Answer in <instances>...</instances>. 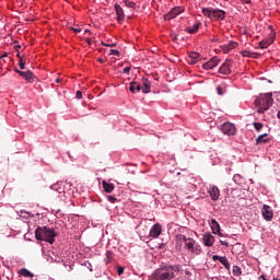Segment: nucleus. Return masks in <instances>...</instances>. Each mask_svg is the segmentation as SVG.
Returning a JSON list of instances; mask_svg holds the SVG:
<instances>
[{"mask_svg":"<svg viewBox=\"0 0 280 280\" xmlns=\"http://www.w3.org/2000/svg\"><path fill=\"white\" fill-rule=\"evenodd\" d=\"M226 12L220 9H212V21H224Z\"/></svg>","mask_w":280,"mask_h":280,"instance_id":"1a4fd4ad","label":"nucleus"},{"mask_svg":"<svg viewBox=\"0 0 280 280\" xmlns=\"http://www.w3.org/2000/svg\"><path fill=\"white\" fill-rule=\"evenodd\" d=\"M212 260L213 261H220V264H222V266H224V268L226 270H231V264L229 262V259L226 258V256L213 255Z\"/></svg>","mask_w":280,"mask_h":280,"instance_id":"9d476101","label":"nucleus"},{"mask_svg":"<svg viewBox=\"0 0 280 280\" xmlns=\"http://www.w3.org/2000/svg\"><path fill=\"white\" fill-rule=\"evenodd\" d=\"M241 54H242V56H243L244 58H255V56L257 55V54L250 52V51H248V50H242Z\"/></svg>","mask_w":280,"mask_h":280,"instance_id":"bb28decb","label":"nucleus"},{"mask_svg":"<svg viewBox=\"0 0 280 280\" xmlns=\"http://www.w3.org/2000/svg\"><path fill=\"white\" fill-rule=\"evenodd\" d=\"M212 233H220V223L215 219H211L209 222Z\"/></svg>","mask_w":280,"mask_h":280,"instance_id":"412c9836","label":"nucleus"},{"mask_svg":"<svg viewBox=\"0 0 280 280\" xmlns=\"http://www.w3.org/2000/svg\"><path fill=\"white\" fill-rule=\"evenodd\" d=\"M218 95H224V92L222 91L221 86L217 88Z\"/></svg>","mask_w":280,"mask_h":280,"instance_id":"c9c22d12","label":"nucleus"},{"mask_svg":"<svg viewBox=\"0 0 280 280\" xmlns=\"http://www.w3.org/2000/svg\"><path fill=\"white\" fill-rule=\"evenodd\" d=\"M19 67H20V69L25 70V61H23V58H20Z\"/></svg>","mask_w":280,"mask_h":280,"instance_id":"473e14b6","label":"nucleus"},{"mask_svg":"<svg viewBox=\"0 0 280 280\" xmlns=\"http://www.w3.org/2000/svg\"><path fill=\"white\" fill-rule=\"evenodd\" d=\"M3 58H8V52H4L2 56H0V60Z\"/></svg>","mask_w":280,"mask_h":280,"instance_id":"de8ad7c7","label":"nucleus"},{"mask_svg":"<svg viewBox=\"0 0 280 280\" xmlns=\"http://www.w3.org/2000/svg\"><path fill=\"white\" fill-rule=\"evenodd\" d=\"M15 49H21V46H19V45H18V46H15Z\"/></svg>","mask_w":280,"mask_h":280,"instance_id":"864d4df0","label":"nucleus"},{"mask_svg":"<svg viewBox=\"0 0 280 280\" xmlns=\"http://www.w3.org/2000/svg\"><path fill=\"white\" fill-rule=\"evenodd\" d=\"M231 60L226 59L224 63L220 67L219 73H222V75H229L231 73Z\"/></svg>","mask_w":280,"mask_h":280,"instance_id":"9b49d317","label":"nucleus"},{"mask_svg":"<svg viewBox=\"0 0 280 280\" xmlns=\"http://www.w3.org/2000/svg\"><path fill=\"white\" fill-rule=\"evenodd\" d=\"M14 72L18 73L20 77H21V73H24V71H21L18 68H14Z\"/></svg>","mask_w":280,"mask_h":280,"instance_id":"37998d69","label":"nucleus"},{"mask_svg":"<svg viewBox=\"0 0 280 280\" xmlns=\"http://www.w3.org/2000/svg\"><path fill=\"white\" fill-rule=\"evenodd\" d=\"M237 47L236 42H230L229 44L223 45V54H229L232 49H235Z\"/></svg>","mask_w":280,"mask_h":280,"instance_id":"4be33fe9","label":"nucleus"},{"mask_svg":"<svg viewBox=\"0 0 280 280\" xmlns=\"http://www.w3.org/2000/svg\"><path fill=\"white\" fill-rule=\"evenodd\" d=\"M130 93H139L141 91V84L137 81H132L129 84Z\"/></svg>","mask_w":280,"mask_h":280,"instance_id":"a211bd4d","label":"nucleus"},{"mask_svg":"<svg viewBox=\"0 0 280 280\" xmlns=\"http://www.w3.org/2000/svg\"><path fill=\"white\" fill-rule=\"evenodd\" d=\"M269 141H270V139H268V135H266V133L260 135V136L256 139L257 145H259V143H268Z\"/></svg>","mask_w":280,"mask_h":280,"instance_id":"b1692460","label":"nucleus"},{"mask_svg":"<svg viewBox=\"0 0 280 280\" xmlns=\"http://www.w3.org/2000/svg\"><path fill=\"white\" fill-rule=\"evenodd\" d=\"M68 155L71 158V154L68 152Z\"/></svg>","mask_w":280,"mask_h":280,"instance_id":"13d9d810","label":"nucleus"},{"mask_svg":"<svg viewBox=\"0 0 280 280\" xmlns=\"http://www.w3.org/2000/svg\"><path fill=\"white\" fill-rule=\"evenodd\" d=\"M202 240L205 246H213V244L215 243V237L211 234H205Z\"/></svg>","mask_w":280,"mask_h":280,"instance_id":"f3484780","label":"nucleus"},{"mask_svg":"<svg viewBox=\"0 0 280 280\" xmlns=\"http://www.w3.org/2000/svg\"><path fill=\"white\" fill-rule=\"evenodd\" d=\"M180 272V266H163L154 270L152 280H174L176 273Z\"/></svg>","mask_w":280,"mask_h":280,"instance_id":"f03ea898","label":"nucleus"},{"mask_svg":"<svg viewBox=\"0 0 280 280\" xmlns=\"http://www.w3.org/2000/svg\"><path fill=\"white\" fill-rule=\"evenodd\" d=\"M208 194L212 198V200H218L220 198V189L218 186H211L208 190Z\"/></svg>","mask_w":280,"mask_h":280,"instance_id":"2eb2a0df","label":"nucleus"},{"mask_svg":"<svg viewBox=\"0 0 280 280\" xmlns=\"http://www.w3.org/2000/svg\"><path fill=\"white\" fill-rule=\"evenodd\" d=\"M221 132H223V135H228V137H233L237 132V129L235 128V125L231 122H224L221 126Z\"/></svg>","mask_w":280,"mask_h":280,"instance_id":"39448f33","label":"nucleus"},{"mask_svg":"<svg viewBox=\"0 0 280 280\" xmlns=\"http://www.w3.org/2000/svg\"><path fill=\"white\" fill-rule=\"evenodd\" d=\"M71 30L72 32H74V34H79V32H82V30L75 27H71Z\"/></svg>","mask_w":280,"mask_h":280,"instance_id":"ea45409f","label":"nucleus"},{"mask_svg":"<svg viewBox=\"0 0 280 280\" xmlns=\"http://www.w3.org/2000/svg\"><path fill=\"white\" fill-rule=\"evenodd\" d=\"M107 200L108 202H112V205H115V202H117V198L113 197V196H107Z\"/></svg>","mask_w":280,"mask_h":280,"instance_id":"72a5a7b5","label":"nucleus"},{"mask_svg":"<svg viewBox=\"0 0 280 280\" xmlns=\"http://www.w3.org/2000/svg\"><path fill=\"white\" fill-rule=\"evenodd\" d=\"M272 102H273L272 94L260 95L254 102L256 108H258L257 113H259V114L266 113V110H268V108H270V106H272Z\"/></svg>","mask_w":280,"mask_h":280,"instance_id":"20e7f679","label":"nucleus"},{"mask_svg":"<svg viewBox=\"0 0 280 280\" xmlns=\"http://www.w3.org/2000/svg\"><path fill=\"white\" fill-rule=\"evenodd\" d=\"M20 77L26 80L30 84H33L34 80H36V75L32 71L20 72Z\"/></svg>","mask_w":280,"mask_h":280,"instance_id":"ddd939ff","label":"nucleus"},{"mask_svg":"<svg viewBox=\"0 0 280 280\" xmlns=\"http://www.w3.org/2000/svg\"><path fill=\"white\" fill-rule=\"evenodd\" d=\"M275 38H277V33L271 32L268 38L262 39L259 42L260 49H268L272 43H275Z\"/></svg>","mask_w":280,"mask_h":280,"instance_id":"0eeeda50","label":"nucleus"},{"mask_svg":"<svg viewBox=\"0 0 280 280\" xmlns=\"http://www.w3.org/2000/svg\"><path fill=\"white\" fill-rule=\"evenodd\" d=\"M114 8L117 16V22L121 23L126 19V15L124 14V9L117 3L114 5Z\"/></svg>","mask_w":280,"mask_h":280,"instance_id":"4468645a","label":"nucleus"},{"mask_svg":"<svg viewBox=\"0 0 280 280\" xmlns=\"http://www.w3.org/2000/svg\"><path fill=\"white\" fill-rule=\"evenodd\" d=\"M220 243L222 244V246H229V242L226 241H220Z\"/></svg>","mask_w":280,"mask_h":280,"instance_id":"49530a36","label":"nucleus"},{"mask_svg":"<svg viewBox=\"0 0 280 280\" xmlns=\"http://www.w3.org/2000/svg\"><path fill=\"white\" fill-rule=\"evenodd\" d=\"M125 3H126V5H127V8H135L133 2H125Z\"/></svg>","mask_w":280,"mask_h":280,"instance_id":"a19ab883","label":"nucleus"},{"mask_svg":"<svg viewBox=\"0 0 280 280\" xmlns=\"http://www.w3.org/2000/svg\"><path fill=\"white\" fill-rule=\"evenodd\" d=\"M200 25H202V23L198 22V23L194 24L192 27H187L186 32L188 34H196V32H198V30H200Z\"/></svg>","mask_w":280,"mask_h":280,"instance_id":"5701e85b","label":"nucleus"},{"mask_svg":"<svg viewBox=\"0 0 280 280\" xmlns=\"http://www.w3.org/2000/svg\"><path fill=\"white\" fill-rule=\"evenodd\" d=\"M187 61H188L189 65H196V59H190V58L188 57Z\"/></svg>","mask_w":280,"mask_h":280,"instance_id":"58836bf2","label":"nucleus"},{"mask_svg":"<svg viewBox=\"0 0 280 280\" xmlns=\"http://www.w3.org/2000/svg\"><path fill=\"white\" fill-rule=\"evenodd\" d=\"M183 244L185 250H188V253H192V255H200V253H202V247L200 246V244H198V242H196V240L187 237L183 234H177L175 245L176 250H183Z\"/></svg>","mask_w":280,"mask_h":280,"instance_id":"f257e3e1","label":"nucleus"},{"mask_svg":"<svg viewBox=\"0 0 280 280\" xmlns=\"http://www.w3.org/2000/svg\"><path fill=\"white\" fill-rule=\"evenodd\" d=\"M102 185L106 194H113V191H115V184H110L107 183L106 180H103Z\"/></svg>","mask_w":280,"mask_h":280,"instance_id":"6ab92c4d","label":"nucleus"},{"mask_svg":"<svg viewBox=\"0 0 280 280\" xmlns=\"http://www.w3.org/2000/svg\"><path fill=\"white\" fill-rule=\"evenodd\" d=\"M261 215L266 222H272V218H275V212L272 208L268 205H264L261 209Z\"/></svg>","mask_w":280,"mask_h":280,"instance_id":"423d86ee","label":"nucleus"},{"mask_svg":"<svg viewBox=\"0 0 280 280\" xmlns=\"http://www.w3.org/2000/svg\"><path fill=\"white\" fill-rule=\"evenodd\" d=\"M188 58L190 60H197V59L200 58V52L191 51V52L188 54Z\"/></svg>","mask_w":280,"mask_h":280,"instance_id":"cd10ccee","label":"nucleus"},{"mask_svg":"<svg viewBox=\"0 0 280 280\" xmlns=\"http://www.w3.org/2000/svg\"><path fill=\"white\" fill-rule=\"evenodd\" d=\"M232 272H233L234 277H241L242 268H240V266H234Z\"/></svg>","mask_w":280,"mask_h":280,"instance_id":"c85d7f7f","label":"nucleus"},{"mask_svg":"<svg viewBox=\"0 0 280 280\" xmlns=\"http://www.w3.org/2000/svg\"><path fill=\"white\" fill-rule=\"evenodd\" d=\"M258 280H266V276H260Z\"/></svg>","mask_w":280,"mask_h":280,"instance_id":"8fccbe9b","label":"nucleus"},{"mask_svg":"<svg viewBox=\"0 0 280 280\" xmlns=\"http://www.w3.org/2000/svg\"><path fill=\"white\" fill-rule=\"evenodd\" d=\"M117 275H118L119 277H121V275H124V267H118V268H117Z\"/></svg>","mask_w":280,"mask_h":280,"instance_id":"f704fd0d","label":"nucleus"},{"mask_svg":"<svg viewBox=\"0 0 280 280\" xmlns=\"http://www.w3.org/2000/svg\"><path fill=\"white\" fill-rule=\"evenodd\" d=\"M161 231H162V228H161V224L156 223L154 224L151 230H150V237H159V235H161Z\"/></svg>","mask_w":280,"mask_h":280,"instance_id":"dca6fc26","label":"nucleus"},{"mask_svg":"<svg viewBox=\"0 0 280 280\" xmlns=\"http://www.w3.org/2000/svg\"><path fill=\"white\" fill-rule=\"evenodd\" d=\"M122 73H130V67L124 68Z\"/></svg>","mask_w":280,"mask_h":280,"instance_id":"79ce46f5","label":"nucleus"},{"mask_svg":"<svg viewBox=\"0 0 280 280\" xmlns=\"http://www.w3.org/2000/svg\"><path fill=\"white\" fill-rule=\"evenodd\" d=\"M102 45L104 47H115L116 44H106V43L102 42Z\"/></svg>","mask_w":280,"mask_h":280,"instance_id":"4c0bfd02","label":"nucleus"},{"mask_svg":"<svg viewBox=\"0 0 280 280\" xmlns=\"http://www.w3.org/2000/svg\"><path fill=\"white\" fill-rule=\"evenodd\" d=\"M86 43H88L89 45H91V39H90V38H88V39H86Z\"/></svg>","mask_w":280,"mask_h":280,"instance_id":"603ef678","label":"nucleus"},{"mask_svg":"<svg viewBox=\"0 0 280 280\" xmlns=\"http://www.w3.org/2000/svg\"><path fill=\"white\" fill-rule=\"evenodd\" d=\"M16 56H18V58H22V57H21V54H19V52H18V55H16Z\"/></svg>","mask_w":280,"mask_h":280,"instance_id":"5fc2aeb1","label":"nucleus"},{"mask_svg":"<svg viewBox=\"0 0 280 280\" xmlns=\"http://www.w3.org/2000/svg\"><path fill=\"white\" fill-rule=\"evenodd\" d=\"M85 32L89 33V34H91V31H89V30H85Z\"/></svg>","mask_w":280,"mask_h":280,"instance_id":"6e6d98bb","label":"nucleus"},{"mask_svg":"<svg viewBox=\"0 0 280 280\" xmlns=\"http://www.w3.org/2000/svg\"><path fill=\"white\" fill-rule=\"evenodd\" d=\"M110 257H113V253L112 252H107V259H110Z\"/></svg>","mask_w":280,"mask_h":280,"instance_id":"09e8293b","label":"nucleus"},{"mask_svg":"<svg viewBox=\"0 0 280 280\" xmlns=\"http://www.w3.org/2000/svg\"><path fill=\"white\" fill-rule=\"evenodd\" d=\"M152 86V83L148 78H142V93H150V89Z\"/></svg>","mask_w":280,"mask_h":280,"instance_id":"aec40b11","label":"nucleus"},{"mask_svg":"<svg viewBox=\"0 0 280 280\" xmlns=\"http://www.w3.org/2000/svg\"><path fill=\"white\" fill-rule=\"evenodd\" d=\"M185 275H186V277H191V271L189 269H186Z\"/></svg>","mask_w":280,"mask_h":280,"instance_id":"c03bdc74","label":"nucleus"},{"mask_svg":"<svg viewBox=\"0 0 280 280\" xmlns=\"http://www.w3.org/2000/svg\"><path fill=\"white\" fill-rule=\"evenodd\" d=\"M233 180L234 183H236V185H242V175L240 174L234 175Z\"/></svg>","mask_w":280,"mask_h":280,"instance_id":"c756f323","label":"nucleus"},{"mask_svg":"<svg viewBox=\"0 0 280 280\" xmlns=\"http://www.w3.org/2000/svg\"><path fill=\"white\" fill-rule=\"evenodd\" d=\"M218 65H220V59H218V57H213L208 62L203 63L202 67L203 69L209 70V69H215Z\"/></svg>","mask_w":280,"mask_h":280,"instance_id":"f8f14e48","label":"nucleus"},{"mask_svg":"<svg viewBox=\"0 0 280 280\" xmlns=\"http://www.w3.org/2000/svg\"><path fill=\"white\" fill-rule=\"evenodd\" d=\"M100 62H102V59H98Z\"/></svg>","mask_w":280,"mask_h":280,"instance_id":"052dcab7","label":"nucleus"},{"mask_svg":"<svg viewBox=\"0 0 280 280\" xmlns=\"http://www.w3.org/2000/svg\"><path fill=\"white\" fill-rule=\"evenodd\" d=\"M75 97H77V100H82V92L77 91Z\"/></svg>","mask_w":280,"mask_h":280,"instance_id":"e433bc0d","label":"nucleus"},{"mask_svg":"<svg viewBox=\"0 0 280 280\" xmlns=\"http://www.w3.org/2000/svg\"><path fill=\"white\" fill-rule=\"evenodd\" d=\"M202 14L205 16H208V19H210L212 21L213 18V8L211 9H202Z\"/></svg>","mask_w":280,"mask_h":280,"instance_id":"393cba45","label":"nucleus"},{"mask_svg":"<svg viewBox=\"0 0 280 280\" xmlns=\"http://www.w3.org/2000/svg\"><path fill=\"white\" fill-rule=\"evenodd\" d=\"M272 280H279V279H277V278H273Z\"/></svg>","mask_w":280,"mask_h":280,"instance_id":"bf43d9fd","label":"nucleus"},{"mask_svg":"<svg viewBox=\"0 0 280 280\" xmlns=\"http://www.w3.org/2000/svg\"><path fill=\"white\" fill-rule=\"evenodd\" d=\"M57 84L60 83V78L56 79L55 81Z\"/></svg>","mask_w":280,"mask_h":280,"instance_id":"3c124183","label":"nucleus"},{"mask_svg":"<svg viewBox=\"0 0 280 280\" xmlns=\"http://www.w3.org/2000/svg\"><path fill=\"white\" fill-rule=\"evenodd\" d=\"M253 126H254L255 130H257V132H259V130H261V128H264V124H261V122H253Z\"/></svg>","mask_w":280,"mask_h":280,"instance_id":"7c9ffc66","label":"nucleus"},{"mask_svg":"<svg viewBox=\"0 0 280 280\" xmlns=\"http://www.w3.org/2000/svg\"><path fill=\"white\" fill-rule=\"evenodd\" d=\"M109 56H117L119 58V56H121V52H119V50L110 49Z\"/></svg>","mask_w":280,"mask_h":280,"instance_id":"2f4dec72","label":"nucleus"},{"mask_svg":"<svg viewBox=\"0 0 280 280\" xmlns=\"http://www.w3.org/2000/svg\"><path fill=\"white\" fill-rule=\"evenodd\" d=\"M184 11L185 10L183 9V7L173 8L168 13L164 15V19L165 21H172V19H176L178 14H183Z\"/></svg>","mask_w":280,"mask_h":280,"instance_id":"6e6552de","label":"nucleus"},{"mask_svg":"<svg viewBox=\"0 0 280 280\" xmlns=\"http://www.w3.org/2000/svg\"><path fill=\"white\" fill-rule=\"evenodd\" d=\"M214 235H219V237H224V234H222V232H220V230H219V232H215Z\"/></svg>","mask_w":280,"mask_h":280,"instance_id":"a18cd8bd","label":"nucleus"},{"mask_svg":"<svg viewBox=\"0 0 280 280\" xmlns=\"http://www.w3.org/2000/svg\"><path fill=\"white\" fill-rule=\"evenodd\" d=\"M278 119H280V112H278Z\"/></svg>","mask_w":280,"mask_h":280,"instance_id":"4d7b16f0","label":"nucleus"},{"mask_svg":"<svg viewBox=\"0 0 280 280\" xmlns=\"http://www.w3.org/2000/svg\"><path fill=\"white\" fill-rule=\"evenodd\" d=\"M20 275L22 277H26V278H31V279L34 277V273H32L30 270H27L25 268L20 270Z\"/></svg>","mask_w":280,"mask_h":280,"instance_id":"a878e982","label":"nucleus"},{"mask_svg":"<svg viewBox=\"0 0 280 280\" xmlns=\"http://www.w3.org/2000/svg\"><path fill=\"white\" fill-rule=\"evenodd\" d=\"M56 231L47 226H38L35 230V237L39 242H48V244H54L56 242Z\"/></svg>","mask_w":280,"mask_h":280,"instance_id":"7ed1b4c3","label":"nucleus"}]
</instances>
